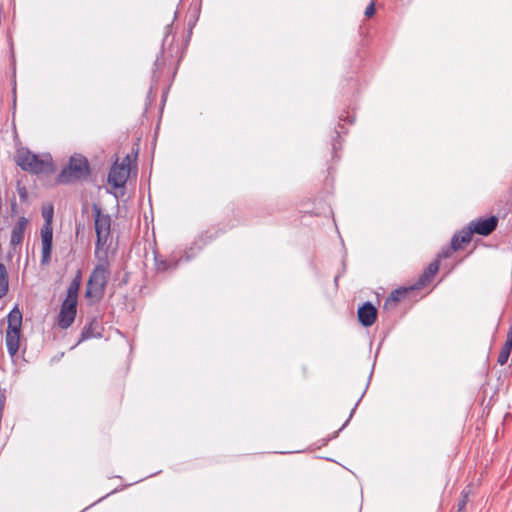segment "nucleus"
<instances>
[{"label":"nucleus","mask_w":512,"mask_h":512,"mask_svg":"<svg viewBox=\"0 0 512 512\" xmlns=\"http://www.w3.org/2000/svg\"><path fill=\"white\" fill-rule=\"evenodd\" d=\"M15 162L30 174L49 176L56 171L53 157L48 152L36 154L27 148H21L16 152Z\"/></svg>","instance_id":"f257e3e1"},{"label":"nucleus","mask_w":512,"mask_h":512,"mask_svg":"<svg viewBox=\"0 0 512 512\" xmlns=\"http://www.w3.org/2000/svg\"><path fill=\"white\" fill-rule=\"evenodd\" d=\"M80 285L81 278L77 275L67 289L66 297L61 304L60 311L57 316V326L62 330L68 329L75 320Z\"/></svg>","instance_id":"f03ea898"},{"label":"nucleus","mask_w":512,"mask_h":512,"mask_svg":"<svg viewBox=\"0 0 512 512\" xmlns=\"http://www.w3.org/2000/svg\"><path fill=\"white\" fill-rule=\"evenodd\" d=\"M100 262L97 264L87 282L86 297L101 299L104 295L107 278L109 276V261L107 252H103L100 258H97Z\"/></svg>","instance_id":"7ed1b4c3"},{"label":"nucleus","mask_w":512,"mask_h":512,"mask_svg":"<svg viewBox=\"0 0 512 512\" xmlns=\"http://www.w3.org/2000/svg\"><path fill=\"white\" fill-rule=\"evenodd\" d=\"M92 213L94 219V229L96 233V243L94 255L100 258L103 252H107L105 246L111 236L112 220L109 214L104 213L97 204L92 205Z\"/></svg>","instance_id":"20e7f679"},{"label":"nucleus","mask_w":512,"mask_h":512,"mask_svg":"<svg viewBox=\"0 0 512 512\" xmlns=\"http://www.w3.org/2000/svg\"><path fill=\"white\" fill-rule=\"evenodd\" d=\"M90 174L88 160L79 154L70 157L67 166L58 174V184H69L86 179Z\"/></svg>","instance_id":"39448f33"},{"label":"nucleus","mask_w":512,"mask_h":512,"mask_svg":"<svg viewBox=\"0 0 512 512\" xmlns=\"http://www.w3.org/2000/svg\"><path fill=\"white\" fill-rule=\"evenodd\" d=\"M6 346L8 353L15 356L20 346V333L22 326V313L19 308H13L7 317Z\"/></svg>","instance_id":"423d86ee"},{"label":"nucleus","mask_w":512,"mask_h":512,"mask_svg":"<svg viewBox=\"0 0 512 512\" xmlns=\"http://www.w3.org/2000/svg\"><path fill=\"white\" fill-rule=\"evenodd\" d=\"M42 216L45 220L41 228V264L47 265L51 259L52 240H53V208L49 207L42 211Z\"/></svg>","instance_id":"0eeeda50"},{"label":"nucleus","mask_w":512,"mask_h":512,"mask_svg":"<svg viewBox=\"0 0 512 512\" xmlns=\"http://www.w3.org/2000/svg\"><path fill=\"white\" fill-rule=\"evenodd\" d=\"M131 157L126 155L121 162L118 160L113 164L108 174V183L114 188L124 187L131 170Z\"/></svg>","instance_id":"6e6552de"},{"label":"nucleus","mask_w":512,"mask_h":512,"mask_svg":"<svg viewBox=\"0 0 512 512\" xmlns=\"http://www.w3.org/2000/svg\"><path fill=\"white\" fill-rule=\"evenodd\" d=\"M498 219L495 216H491L485 219L473 220L469 223L468 229L473 233L487 236L491 234L497 227Z\"/></svg>","instance_id":"1a4fd4ad"},{"label":"nucleus","mask_w":512,"mask_h":512,"mask_svg":"<svg viewBox=\"0 0 512 512\" xmlns=\"http://www.w3.org/2000/svg\"><path fill=\"white\" fill-rule=\"evenodd\" d=\"M359 322L365 326H372L377 319V309L369 302L363 304L357 311Z\"/></svg>","instance_id":"9d476101"},{"label":"nucleus","mask_w":512,"mask_h":512,"mask_svg":"<svg viewBox=\"0 0 512 512\" xmlns=\"http://www.w3.org/2000/svg\"><path fill=\"white\" fill-rule=\"evenodd\" d=\"M28 224V220L25 217H20L17 223L14 225L11 231L10 236V244L15 247L22 243L24 238V232L26 230V226Z\"/></svg>","instance_id":"9b49d317"},{"label":"nucleus","mask_w":512,"mask_h":512,"mask_svg":"<svg viewBox=\"0 0 512 512\" xmlns=\"http://www.w3.org/2000/svg\"><path fill=\"white\" fill-rule=\"evenodd\" d=\"M472 240V231L468 228L462 229L456 233L451 240L452 250L459 251L464 249Z\"/></svg>","instance_id":"f8f14e48"},{"label":"nucleus","mask_w":512,"mask_h":512,"mask_svg":"<svg viewBox=\"0 0 512 512\" xmlns=\"http://www.w3.org/2000/svg\"><path fill=\"white\" fill-rule=\"evenodd\" d=\"M439 260H435L431 262L428 267L425 269V271L420 275L416 287L417 288H423L427 286L435 277L439 270Z\"/></svg>","instance_id":"ddd939ff"},{"label":"nucleus","mask_w":512,"mask_h":512,"mask_svg":"<svg viewBox=\"0 0 512 512\" xmlns=\"http://www.w3.org/2000/svg\"><path fill=\"white\" fill-rule=\"evenodd\" d=\"M511 351H512V334L507 333L506 341H505L503 347L501 348L497 362L500 365L506 364L508 361V358L511 354Z\"/></svg>","instance_id":"4468645a"},{"label":"nucleus","mask_w":512,"mask_h":512,"mask_svg":"<svg viewBox=\"0 0 512 512\" xmlns=\"http://www.w3.org/2000/svg\"><path fill=\"white\" fill-rule=\"evenodd\" d=\"M8 272L3 263H0V299L8 292Z\"/></svg>","instance_id":"2eb2a0df"},{"label":"nucleus","mask_w":512,"mask_h":512,"mask_svg":"<svg viewBox=\"0 0 512 512\" xmlns=\"http://www.w3.org/2000/svg\"><path fill=\"white\" fill-rule=\"evenodd\" d=\"M405 294H406V290L393 291L390 294V296L385 300L384 309H391V308L395 307L397 305V303L400 301L401 297H403Z\"/></svg>","instance_id":"dca6fc26"},{"label":"nucleus","mask_w":512,"mask_h":512,"mask_svg":"<svg viewBox=\"0 0 512 512\" xmlns=\"http://www.w3.org/2000/svg\"><path fill=\"white\" fill-rule=\"evenodd\" d=\"M96 328H97V322L96 321L90 322L88 326L84 327V329H83V331L81 333L80 341H85V340H88L90 338L99 336V333H97L95 331Z\"/></svg>","instance_id":"f3484780"},{"label":"nucleus","mask_w":512,"mask_h":512,"mask_svg":"<svg viewBox=\"0 0 512 512\" xmlns=\"http://www.w3.org/2000/svg\"><path fill=\"white\" fill-rule=\"evenodd\" d=\"M17 193L22 202L28 201V191L25 185H23L20 181L17 182Z\"/></svg>","instance_id":"a211bd4d"},{"label":"nucleus","mask_w":512,"mask_h":512,"mask_svg":"<svg viewBox=\"0 0 512 512\" xmlns=\"http://www.w3.org/2000/svg\"><path fill=\"white\" fill-rule=\"evenodd\" d=\"M453 252H455V251H454V250H452V244H450V247H449L448 249H446V250H443V251L438 255V258H437L436 260H439V261H440V259H441V258H444V259H445V258H449V257L452 255V253H453Z\"/></svg>","instance_id":"6ab92c4d"},{"label":"nucleus","mask_w":512,"mask_h":512,"mask_svg":"<svg viewBox=\"0 0 512 512\" xmlns=\"http://www.w3.org/2000/svg\"><path fill=\"white\" fill-rule=\"evenodd\" d=\"M375 14V2L371 1V3L365 9V16L372 17Z\"/></svg>","instance_id":"aec40b11"},{"label":"nucleus","mask_w":512,"mask_h":512,"mask_svg":"<svg viewBox=\"0 0 512 512\" xmlns=\"http://www.w3.org/2000/svg\"><path fill=\"white\" fill-rule=\"evenodd\" d=\"M465 504H466V501H465V500H463V501L460 503V508H459V509L461 510V509L465 506Z\"/></svg>","instance_id":"412c9836"}]
</instances>
